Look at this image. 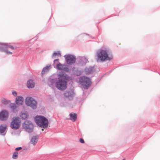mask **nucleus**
I'll use <instances>...</instances> for the list:
<instances>
[{
  "instance_id": "obj_1",
  "label": "nucleus",
  "mask_w": 160,
  "mask_h": 160,
  "mask_svg": "<svg viewBox=\"0 0 160 160\" xmlns=\"http://www.w3.org/2000/svg\"><path fill=\"white\" fill-rule=\"evenodd\" d=\"M57 77L51 76L48 78V84L50 87L54 88L55 87L58 90L64 91L67 88L68 82L72 78L65 72H59Z\"/></svg>"
},
{
  "instance_id": "obj_15",
  "label": "nucleus",
  "mask_w": 160,
  "mask_h": 160,
  "mask_svg": "<svg viewBox=\"0 0 160 160\" xmlns=\"http://www.w3.org/2000/svg\"><path fill=\"white\" fill-rule=\"evenodd\" d=\"M23 100L24 98L22 96H17L15 100L16 103L18 106L21 105L23 104Z\"/></svg>"
},
{
  "instance_id": "obj_9",
  "label": "nucleus",
  "mask_w": 160,
  "mask_h": 160,
  "mask_svg": "<svg viewBox=\"0 0 160 160\" xmlns=\"http://www.w3.org/2000/svg\"><path fill=\"white\" fill-rule=\"evenodd\" d=\"M99 68L96 65L93 66H89L88 67H86L84 69V72L86 74H89L96 72L97 70L99 71Z\"/></svg>"
},
{
  "instance_id": "obj_17",
  "label": "nucleus",
  "mask_w": 160,
  "mask_h": 160,
  "mask_svg": "<svg viewBox=\"0 0 160 160\" xmlns=\"http://www.w3.org/2000/svg\"><path fill=\"white\" fill-rule=\"evenodd\" d=\"M35 83L32 79H29L27 82V87L29 88H32L34 87Z\"/></svg>"
},
{
  "instance_id": "obj_2",
  "label": "nucleus",
  "mask_w": 160,
  "mask_h": 160,
  "mask_svg": "<svg viewBox=\"0 0 160 160\" xmlns=\"http://www.w3.org/2000/svg\"><path fill=\"white\" fill-rule=\"evenodd\" d=\"M97 62H105L107 60L110 61L113 58L112 53L108 50L100 49L97 52Z\"/></svg>"
},
{
  "instance_id": "obj_6",
  "label": "nucleus",
  "mask_w": 160,
  "mask_h": 160,
  "mask_svg": "<svg viewBox=\"0 0 160 160\" xmlns=\"http://www.w3.org/2000/svg\"><path fill=\"white\" fill-rule=\"evenodd\" d=\"M22 127L25 131L28 133L32 132L33 129V124L31 121L26 120L22 123Z\"/></svg>"
},
{
  "instance_id": "obj_26",
  "label": "nucleus",
  "mask_w": 160,
  "mask_h": 160,
  "mask_svg": "<svg viewBox=\"0 0 160 160\" xmlns=\"http://www.w3.org/2000/svg\"><path fill=\"white\" fill-rule=\"evenodd\" d=\"M66 66H65V67H62V71H64L65 72H68L69 71V69L68 67H67V65H66Z\"/></svg>"
},
{
  "instance_id": "obj_36",
  "label": "nucleus",
  "mask_w": 160,
  "mask_h": 160,
  "mask_svg": "<svg viewBox=\"0 0 160 160\" xmlns=\"http://www.w3.org/2000/svg\"><path fill=\"white\" fill-rule=\"evenodd\" d=\"M122 160H125V159H123Z\"/></svg>"
},
{
  "instance_id": "obj_31",
  "label": "nucleus",
  "mask_w": 160,
  "mask_h": 160,
  "mask_svg": "<svg viewBox=\"0 0 160 160\" xmlns=\"http://www.w3.org/2000/svg\"><path fill=\"white\" fill-rule=\"evenodd\" d=\"M79 142L82 143H84L85 141L84 139L82 138H80L79 140Z\"/></svg>"
},
{
  "instance_id": "obj_19",
  "label": "nucleus",
  "mask_w": 160,
  "mask_h": 160,
  "mask_svg": "<svg viewBox=\"0 0 160 160\" xmlns=\"http://www.w3.org/2000/svg\"><path fill=\"white\" fill-rule=\"evenodd\" d=\"M38 138L39 136L38 135L33 136L31 140L32 143L34 145H36L37 142Z\"/></svg>"
},
{
  "instance_id": "obj_4",
  "label": "nucleus",
  "mask_w": 160,
  "mask_h": 160,
  "mask_svg": "<svg viewBox=\"0 0 160 160\" xmlns=\"http://www.w3.org/2000/svg\"><path fill=\"white\" fill-rule=\"evenodd\" d=\"M79 82L81 87L85 89H88L92 83L90 78L85 76L80 77Z\"/></svg>"
},
{
  "instance_id": "obj_7",
  "label": "nucleus",
  "mask_w": 160,
  "mask_h": 160,
  "mask_svg": "<svg viewBox=\"0 0 160 160\" xmlns=\"http://www.w3.org/2000/svg\"><path fill=\"white\" fill-rule=\"evenodd\" d=\"M25 102L27 106L30 107L33 109H35L37 108V102L32 97H27L25 99Z\"/></svg>"
},
{
  "instance_id": "obj_5",
  "label": "nucleus",
  "mask_w": 160,
  "mask_h": 160,
  "mask_svg": "<svg viewBox=\"0 0 160 160\" xmlns=\"http://www.w3.org/2000/svg\"><path fill=\"white\" fill-rule=\"evenodd\" d=\"M21 120L18 117H14L10 123L11 128L14 130L18 129L21 125Z\"/></svg>"
},
{
  "instance_id": "obj_3",
  "label": "nucleus",
  "mask_w": 160,
  "mask_h": 160,
  "mask_svg": "<svg viewBox=\"0 0 160 160\" xmlns=\"http://www.w3.org/2000/svg\"><path fill=\"white\" fill-rule=\"evenodd\" d=\"M34 121L37 125L41 128H47L48 124V120L42 116H37L34 118Z\"/></svg>"
},
{
  "instance_id": "obj_10",
  "label": "nucleus",
  "mask_w": 160,
  "mask_h": 160,
  "mask_svg": "<svg viewBox=\"0 0 160 160\" xmlns=\"http://www.w3.org/2000/svg\"><path fill=\"white\" fill-rule=\"evenodd\" d=\"M66 65L60 63L59 62V59L58 58L55 59L53 61V66L55 68L58 70H61L62 71V67Z\"/></svg>"
},
{
  "instance_id": "obj_28",
  "label": "nucleus",
  "mask_w": 160,
  "mask_h": 160,
  "mask_svg": "<svg viewBox=\"0 0 160 160\" xmlns=\"http://www.w3.org/2000/svg\"><path fill=\"white\" fill-rule=\"evenodd\" d=\"M28 150V149L26 148H24L22 151H20L19 153L21 154H24Z\"/></svg>"
},
{
  "instance_id": "obj_27",
  "label": "nucleus",
  "mask_w": 160,
  "mask_h": 160,
  "mask_svg": "<svg viewBox=\"0 0 160 160\" xmlns=\"http://www.w3.org/2000/svg\"><path fill=\"white\" fill-rule=\"evenodd\" d=\"M2 43H1L0 44L2 45V46H0V51L4 52L5 48H4V45L2 44Z\"/></svg>"
},
{
  "instance_id": "obj_23",
  "label": "nucleus",
  "mask_w": 160,
  "mask_h": 160,
  "mask_svg": "<svg viewBox=\"0 0 160 160\" xmlns=\"http://www.w3.org/2000/svg\"><path fill=\"white\" fill-rule=\"evenodd\" d=\"M2 103L4 104V105H7L10 103L11 102L10 100H7L5 98H3L2 99L1 101Z\"/></svg>"
},
{
  "instance_id": "obj_25",
  "label": "nucleus",
  "mask_w": 160,
  "mask_h": 160,
  "mask_svg": "<svg viewBox=\"0 0 160 160\" xmlns=\"http://www.w3.org/2000/svg\"><path fill=\"white\" fill-rule=\"evenodd\" d=\"M18 152L17 151H15L12 155V158L13 159H17L18 157Z\"/></svg>"
},
{
  "instance_id": "obj_18",
  "label": "nucleus",
  "mask_w": 160,
  "mask_h": 160,
  "mask_svg": "<svg viewBox=\"0 0 160 160\" xmlns=\"http://www.w3.org/2000/svg\"><path fill=\"white\" fill-rule=\"evenodd\" d=\"M2 44L4 45V48L7 49L10 48L12 50H15L17 48V47L11 45L7 43H3Z\"/></svg>"
},
{
  "instance_id": "obj_37",
  "label": "nucleus",
  "mask_w": 160,
  "mask_h": 160,
  "mask_svg": "<svg viewBox=\"0 0 160 160\" xmlns=\"http://www.w3.org/2000/svg\"><path fill=\"white\" fill-rule=\"evenodd\" d=\"M73 69H74V67H73Z\"/></svg>"
},
{
  "instance_id": "obj_33",
  "label": "nucleus",
  "mask_w": 160,
  "mask_h": 160,
  "mask_svg": "<svg viewBox=\"0 0 160 160\" xmlns=\"http://www.w3.org/2000/svg\"><path fill=\"white\" fill-rule=\"evenodd\" d=\"M57 63V62H56L55 63V64H56Z\"/></svg>"
},
{
  "instance_id": "obj_12",
  "label": "nucleus",
  "mask_w": 160,
  "mask_h": 160,
  "mask_svg": "<svg viewBox=\"0 0 160 160\" xmlns=\"http://www.w3.org/2000/svg\"><path fill=\"white\" fill-rule=\"evenodd\" d=\"M74 95V91L72 89L66 90L64 93V97L66 98H68L69 99L72 98Z\"/></svg>"
},
{
  "instance_id": "obj_13",
  "label": "nucleus",
  "mask_w": 160,
  "mask_h": 160,
  "mask_svg": "<svg viewBox=\"0 0 160 160\" xmlns=\"http://www.w3.org/2000/svg\"><path fill=\"white\" fill-rule=\"evenodd\" d=\"M89 61L85 56L80 57L78 61V63L82 65H85Z\"/></svg>"
},
{
  "instance_id": "obj_29",
  "label": "nucleus",
  "mask_w": 160,
  "mask_h": 160,
  "mask_svg": "<svg viewBox=\"0 0 160 160\" xmlns=\"http://www.w3.org/2000/svg\"><path fill=\"white\" fill-rule=\"evenodd\" d=\"M4 52H5L6 54H12V52L8 51V50L5 49Z\"/></svg>"
},
{
  "instance_id": "obj_21",
  "label": "nucleus",
  "mask_w": 160,
  "mask_h": 160,
  "mask_svg": "<svg viewBox=\"0 0 160 160\" xmlns=\"http://www.w3.org/2000/svg\"><path fill=\"white\" fill-rule=\"evenodd\" d=\"M16 103H11L9 104L10 108L13 112L17 111L16 109L18 107V106L16 105Z\"/></svg>"
},
{
  "instance_id": "obj_32",
  "label": "nucleus",
  "mask_w": 160,
  "mask_h": 160,
  "mask_svg": "<svg viewBox=\"0 0 160 160\" xmlns=\"http://www.w3.org/2000/svg\"><path fill=\"white\" fill-rule=\"evenodd\" d=\"M22 149V148L21 147H17V148H15V150L17 152V151L20 150H21Z\"/></svg>"
},
{
  "instance_id": "obj_30",
  "label": "nucleus",
  "mask_w": 160,
  "mask_h": 160,
  "mask_svg": "<svg viewBox=\"0 0 160 160\" xmlns=\"http://www.w3.org/2000/svg\"><path fill=\"white\" fill-rule=\"evenodd\" d=\"M12 94L15 97L17 96V92L15 91V90H12Z\"/></svg>"
},
{
  "instance_id": "obj_34",
  "label": "nucleus",
  "mask_w": 160,
  "mask_h": 160,
  "mask_svg": "<svg viewBox=\"0 0 160 160\" xmlns=\"http://www.w3.org/2000/svg\"><path fill=\"white\" fill-rule=\"evenodd\" d=\"M86 35H89V34H86Z\"/></svg>"
},
{
  "instance_id": "obj_20",
  "label": "nucleus",
  "mask_w": 160,
  "mask_h": 160,
  "mask_svg": "<svg viewBox=\"0 0 160 160\" xmlns=\"http://www.w3.org/2000/svg\"><path fill=\"white\" fill-rule=\"evenodd\" d=\"M77 114L74 112L70 114V119L73 122H75L77 119Z\"/></svg>"
},
{
  "instance_id": "obj_16",
  "label": "nucleus",
  "mask_w": 160,
  "mask_h": 160,
  "mask_svg": "<svg viewBox=\"0 0 160 160\" xmlns=\"http://www.w3.org/2000/svg\"><path fill=\"white\" fill-rule=\"evenodd\" d=\"M29 115L27 112H21L20 115V118L25 121L28 120V119Z\"/></svg>"
},
{
  "instance_id": "obj_8",
  "label": "nucleus",
  "mask_w": 160,
  "mask_h": 160,
  "mask_svg": "<svg viewBox=\"0 0 160 160\" xmlns=\"http://www.w3.org/2000/svg\"><path fill=\"white\" fill-rule=\"evenodd\" d=\"M64 56L65 61L68 65H71L74 64L76 62V58L74 55L68 54Z\"/></svg>"
},
{
  "instance_id": "obj_35",
  "label": "nucleus",
  "mask_w": 160,
  "mask_h": 160,
  "mask_svg": "<svg viewBox=\"0 0 160 160\" xmlns=\"http://www.w3.org/2000/svg\"><path fill=\"white\" fill-rule=\"evenodd\" d=\"M20 132H21L20 131H19V133H20Z\"/></svg>"
},
{
  "instance_id": "obj_22",
  "label": "nucleus",
  "mask_w": 160,
  "mask_h": 160,
  "mask_svg": "<svg viewBox=\"0 0 160 160\" xmlns=\"http://www.w3.org/2000/svg\"><path fill=\"white\" fill-rule=\"evenodd\" d=\"M51 68V65H49L48 66H47L45 67H44L42 70L41 74L42 75L44 74L45 72L48 71L49 69Z\"/></svg>"
},
{
  "instance_id": "obj_14",
  "label": "nucleus",
  "mask_w": 160,
  "mask_h": 160,
  "mask_svg": "<svg viewBox=\"0 0 160 160\" xmlns=\"http://www.w3.org/2000/svg\"><path fill=\"white\" fill-rule=\"evenodd\" d=\"M7 126L6 125L1 124L0 125V135L4 136L6 135Z\"/></svg>"
},
{
  "instance_id": "obj_11",
  "label": "nucleus",
  "mask_w": 160,
  "mask_h": 160,
  "mask_svg": "<svg viewBox=\"0 0 160 160\" xmlns=\"http://www.w3.org/2000/svg\"><path fill=\"white\" fill-rule=\"evenodd\" d=\"M9 116L8 112L6 110H2L0 112V120L5 121L8 119Z\"/></svg>"
},
{
  "instance_id": "obj_24",
  "label": "nucleus",
  "mask_w": 160,
  "mask_h": 160,
  "mask_svg": "<svg viewBox=\"0 0 160 160\" xmlns=\"http://www.w3.org/2000/svg\"><path fill=\"white\" fill-rule=\"evenodd\" d=\"M59 56L60 57L61 56V54L59 51H58V52H54L52 56V58H55V56Z\"/></svg>"
}]
</instances>
